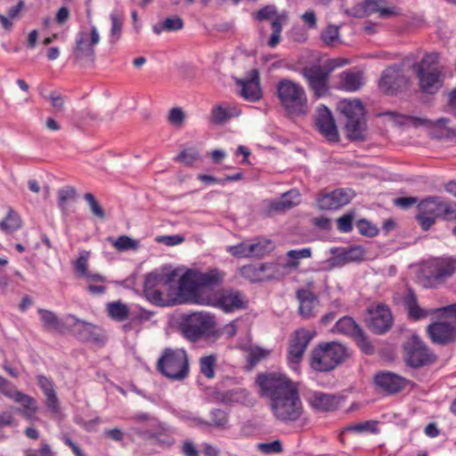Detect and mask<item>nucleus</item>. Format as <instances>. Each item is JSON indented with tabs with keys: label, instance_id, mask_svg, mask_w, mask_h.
Masks as SVG:
<instances>
[{
	"label": "nucleus",
	"instance_id": "69168bd1",
	"mask_svg": "<svg viewBox=\"0 0 456 456\" xmlns=\"http://www.w3.org/2000/svg\"><path fill=\"white\" fill-rule=\"evenodd\" d=\"M277 10L274 5H266L261 8L256 14L255 18L257 20H265L271 19L273 16L276 15Z\"/></svg>",
	"mask_w": 456,
	"mask_h": 456
},
{
	"label": "nucleus",
	"instance_id": "423d86ee",
	"mask_svg": "<svg viewBox=\"0 0 456 456\" xmlns=\"http://www.w3.org/2000/svg\"><path fill=\"white\" fill-rule=\"evenodd\" d=\"M176 276L175 272L168 273L151 272L145 277L143 293L146 298L152 304L159 306L173 305L180 304L178 297L170 299L165 297L163 289L167 288L174 281Z\"/></svg>",
	"mask_w": 456,
	"mask_h": 456
},
{
	"label": "nucleus",
	"instance_id": "c03bdc74",
	"mask_svg": "<svg viewBox=\"0 0 456 456\" xmlns=\"http://www.w3.org/2000/svg\"><path fill=\"white\" fill-rule=\"evenodd\" d=\"M112 246L118 250V251H127V250H136L140 247V242L137 240H134L129 236L126 235H121L118 237L116 240H113L111 238L108 239Z\"/></svg>",
	"mask_w": 456,
	"mask_h": 456
},
{
	"label": "nucleus",
	"instance_id": "6e6d98bb",
	"mask_svg": "<svg viewBox=\"0 0 456 456\" xmlns=\"http://www.w3.org/2000/svg\"><path fill=\"white\" fill-rule=\"evenodd\" d=\"M344 431H354L356 433H377V422L373 420H369L362 423H356L346 427Z\"/></svg>",
	"mask_w": 456,
	"mask_h": 456
},
{
	"label": "nucleus",
	"instance_id": "72a5a7b5",
	"mask_svg": "<svg viewBox=\"0 0 456 456\" xmlns=\"http://www.w3.org/2000/svg\"><path fill=\"white\" fill-rule=\"evenodd\" d=\"M433 129L432 134L437 138L451 139L456 136V127L447 126L449 119L445 118H438L435 121H426Z\"/></svg>",
	"mask_w": 456,
	"mask_h": 456
},
{
	"label": "nucleus",
	"instance_id": "0e129e2a",
	"mask_svg": "<svg viewBox=\"0 0 456 456\" xmlns=\"http://www.w3.org/2000/svg\"><path fill=\"white\" fill-rule=\"evenodd\" d=\"M185 118L183 110L181 108H173L168 114V121L174 126H180L183 125Z\"/></svg>",
	"mask_w": 456,
	"mask_h": 456
},
{
	"label": "nucleus",
	"instance_id": "13d9d810",
	"mask_svg": "<svg viewBox=\"0 0 456 456\" xmlns=\"http://www.w3.org/2000/svg\"><path fill=\"white\" fill-rule=\"evenodd\" d=\"M200 158L199 152L194 149H187L183 151L176 158L175 160L186 166L192 165Z\"/></svg>",
	"mask_w": 456,
	"mask_h": 456
},
{
	"label": "nucleus",
	"instance_id": "f704fd0d",
	"mask_svg": "<svg viewBox=\"0 0 456 456\" xmlns=\"http://www.w3.org/2000/svg\"><path fill=\"white\" fill-rule=\"evenodd\" d=\"M66 322L74 326L75 331L79 333V336L82 339H90L94 338V336L96 335V331L98 330L96 326L78 320L72 315L67 316Z\"/></svg>",
	"mask_w": 456,
	"mask_h": 456
},
{
	"label": "nucleus",
	"instance_id": "774afa93",
	"mask_svg": "<svg viewBox=\"0 0 456 456\" xmlns=\"http://www.w3.org/2000/svg\"><path fill=\"white\" fill-rule=\"evenodd\" d=\"M442 218L448 221L456 220V203L444 201Z\"/></svg>",
	"mask_w": 456,
	"mask_h": 456
},
{
	"label": "nucleus",
	"instance_id": "864d4df0",
	"mask_svg": "<svg viewBox=\"0 0 456 456\" xmlns=\"http://www.w3.org/2000/svg\"><path fill=\"white\" fill-rule=\"evenodd\" d=\"M23 7H24V2L22 0H20L16 5L11 7L9 9L8 17L2 15V14L0 15V21L4 28H6V29L11 28V27L12 26V23L11 22L10 20L17 18L18 15L20 14V12L22 11Z\"/></svg>",
	"mask_w": 456,
	"mask_h": 456
},
{
	"label": "nucleus",
	"instance_id": "e433bc0d",
	"mask_svg": "<svg viewBox=\"0 0 456 456\" xmlns=\"http://www.w3.org/2000/svg\"><path fill=\"white\" fill-rule=\"evenodd\" d=\"M404 305L408 310L409 316L413 320H420L429 314V311L421 308L417 301L415 294L409 290L404 298Z\"/></svg>",
	"mask_w": 456,
	"mask_h": 456
},
{
	"label": "nucleus",
	"instance_id": "7ed1b4c3",
	"mask_svg": "<svg viewBox=\"0 0 456 456\" xmlns=\"http://www.w3.org/2000/svg\"><path fill=\"white\" fill-rule=\"evenodd\" d=\"M280 103L288 116H305L309 111L308 99L305 88L290 79L281 80L276 86Z\"/></svg>",
	"mask_w": 456,
	"mask_h": 456
},
{
	"label": "nucleus",
	"instance_id": "aec40b11",
	"mask_svg": "<svg viewBox=\"0 0 456 456\" xmlns=\"http://www.w3.org/2000/svg\"><path fill=\"white\" fill-rule=\"evenodd\" d=\"M406 85L407 78L397 66L387 68L379 79V88L387 94H395Z\"/></svg>",
	"mask_w": 456,
	"mask_h": 456
},
{
	"label": "nucleus",
	"instance_id": "412c9836",
	"mask_svg": "<svg viewBox=\"0 0 456 456\" xmlns=\"http://www.w3.org/2000/svg\"><path fill=\"white\" fill-rule=\"evenodd\" d=\"M309 405L318 411H336L342 401V398L333 394L322 391H309L306 398Z\"/></svg>",
	"mask_w": 456,
	"mask_h": 456
},
{
	"label": "nucleus",
	"instance_id": "c756f323",
	"mask_svg": "<svg viewBox=\"0 0 456 456\" xmlns=\"http://www.w3.org/2000/svg\"><path fill=\"white\" fill-rule=\"evenodd\" d=\"M364 12L367 14L378 13L380 18L398 15L399 10L395 6H387L385 0H364Z\"/></svg>",
	"mask_w": 456,
	"mask_h": 456
},
{
	"label": "nucleus",
	"instance_id": "f257e3e1",
	"mask_svg": "<svg viewBox=\"0 0 456 456\" xmlns=\"http://www.w3.org/2000/svg\"><path fill=\"white\" fill-rule=\"evenodd\" d=\"M256 383L261 395L269 399L272 413L276 419L294 422L302 417L304 408L297 387L285 375L260 374Z\"/></svg>",
	"mask_w": 456,
	"mask_h": 456
},
{
	"label": "nucleus",
	"instance_id": "4c0bfd02",
	"mask_svg": "<svg viewBox=\"0 0 456 456\" xmlns=\"http://www.w3.org/2000/svg\"><path fill=\"white\" fill-rule=\"evenodd\" d=\"M361 330V328L351 317H343L339 319L333 328V332L343 334L353 338Z\"/></svg>",
	"mask_w": 456,
	"mask_h": 456
},
{
	"label": "nucleus",
	"instance_id": "8fccbe9b",
	"mask_svg": "<svg viewBox=\"0 0 456 456\" xmlns=\"http://www.w3.org/2000/svg\"><path fill=\"white\" fill-rule=\"evenodd\" d=\"M41 321L46 329L60 330L61 328V322L58 317L51 311L39 309Z\"/></svg>",
	"mask_w": 456,
	"mask_h": 456
},
{
	"label": "nucleus",
	"instance_id": "cd10ccee",
	"mask_svg": "<svg viewBox=\"0 0 456 456\" xmlns=\"http://www.w3.org/2000/svg\"><path fill=\"white\" fill-rule=\"evenodd\" d=\"M297 298L299 301V314L304 318H310L318 305L317 297L308 289H298Z\"/></svg>",
	"mask_w": 456,
	"mask_h": 456
},
{
	"label": "nucleus",
	"instance_id": "ddd939ff",
	"mask_svg": "<svg viewBox=\"0 0 456 456\" xmlns=\"http://www.w3.org/2000/svg\"><path fill=\"white\" fill-rule=\"evenodd\" d=\"M0 392L22 406L21 412L25 418L31 419L37 411V404L33 397L17 390L10 381L2 377H0Z\"/></svg>",
	"mask_w": 456,
	"mask_h": 456
},
{
	"label": "nucleus",
	"instance_id": "1a4fd4ad",
	"mask_svg": "<svg viewBox=\"0 0 456 456\" xmlns=\"http://www.w3.org/2000/svg\"><path fill=\"white\" fill-rule=\"evenodd\" d=\"M438 60L437 53L426 54L418 68L420 87L428 94H435L442 86V68Z\"/></svg>",
	"mask_w": 456,
	"mask_h": 456
},
{
	"label": "nucleus",
	"instance_id": "6e6552de",
	"mask_svg": "<svg viewBox=\"0 0 456 456\" xmlns=\"http://www.w3.org/2000/svg\"><path fill=\"white\" fill-rule=\"evenodd\" d=\"M215 326L216 321L212 314L206 312H196L182 318L180 330L187 339L197 341L211 333Z\"/></svg>",
	"mask_w": 456,
	"mask_h": 456
},
{
	"label": "nucleus",
	"instance_id": "ea45409f",
	"mask_svg": "<svg viewBox=\"0 0 456 456\" xmlns=\"http://www.w3.org/2000/svg\"><path fill=\"white\" fill-rule=\"evenodd\" d=\"M106 308L109 316L117 322H124L129 315L128 306L121 301L110 302Z\"/></svg>",
	"mask_w": 456,
	"mask_h": 456
},
{
	"label": "nucleus",
	"instance_id": "052dcab7",
	"mask_svg": "<svg viewBox=\"0 0 456 456\" xmlns=\"http://www.w3.org/2000/svg\"><path fill=\"white\" fill-rule=\"evenodd\" d=\"M270 352L266 349H263L261 347H255L250 350L248 355V362L250 366H255L261 360L266 358L269 355Z\"/></svg>",
	"mask_w": 456,
	"mask_h": 456
},
{
	"label": "nucleus",
	"instance_id": "603ef678",
	"mask_svg": "<svg viewBox=\"0 0 456 456\" xmlns=\"http://www.w3.org/2000/svg\"><path fill=\"white\" fill-rule=\"evenodd\" d=\"M211 421L208 422V427H216L222 429H226L228 425V414L219 409L213 410L210 413Z\"/></svg>",
	"mask_w": 456,
	"mask_h": 456
},
{
	"label": "nucleus",
	"instance_id": "49530a36",
	"mask_svg": "<svg viewBox=\"0 0 456 456\" xmlns=\"http://www.w3.org/2000/svg\"><path fill=\"white\" fill-rule=\"evenodd\" d=\"M20 226V218L12 209H9L6 217L0 222V229L6 232H12Z\"/></svg>",
	"mask_w": 456,
	"mask_h": 456
},
{
	"label": "nucleus",
	"instance_id": "20e7f679",
	"mask_svg": "<svg viewBox=\"0 0 456 456\" xmlns=\"http://www.w3.org/2000/svg\"><path fill=\"white\" fill-rule=\"evenodd\" d=\"M132 419L138 424L129 428V434L132 437L154 440L155 444L160 445L174 444V439L170 436L168 428L157 419L142 412L134 415Z\"/></svg>",
	"mask_w": 456,
	"mask_h": 456
},
{
	"label": "nucleus",
	"instance_id": "c85d7f7f",
	"mask_svg": "<svg viewBox=\"0 0 456 456\" xmlns=\"http://www.w3.org/2000/svg\"><path fill=\"white\" fill-rule=\"evenodd\" d=\"M300 201L299 193L296 190L283 193L280 199L272 200L268 204V212H281L291 208Z\"/></svg>",
	"mask_w": 456,
	"mask_h": 456
},
{
	"label": "nucleus",
	"instance_id": "a211bd4d",
	"mask_svg": "<svg viewBox=\"0 0 456 456\" xmlns=\"http://www.w3.org/2000/svg\"><path fill=\"white\" fill-rule=\"evenodd\" d=\"M333 256L330 259L332 266H343L349 263L364 260L366 251L362 246L350 248H333L330 249Z\"/></svg>",
	"mask_w": 456,
	"mask_h": 456
},
{
	"label": "nucleus",
	"instance_id": "393cba45",
	"mask_svg": "<svg viewBox=\"0 0 456 456\" xmlns=\"http://www.w3.org/2000/svg\"><path fill=\"white\" fill-rule=\"evenodd\" d=\"M243 298L240 292L224 291L218 297L213 296V302L208 305L221 308L224 312H232L242 308Z\"/></svg>",
	"mask_w": 456,
	"mask_h": 456
},
{
	"label": "nucleus",
	"instance_id": "bb28decb",
	"mask_svg": "<svg viewBox=\"0 0 456 456\" xmlns=\"http://www.w3.org/2000/svg\"><path fill=\"white\" fill-rule=\"evenodd\" d=\"M273 270L272 264H263L260 265H244L240 268V273L245 279L253 281L260 282L271 279V274H265V272Z\"/></svg>",
	"mask_w": 456,
	"mask_h": 456
},
{
	"label": "nucleus",
	"instance_id": "b1692460",
	"mask_svg": "<svg viewBox=\"0 0 456 456\" xmlns=\"http://www.w3.org/2000/svg\"><path fill=\"white\" fill-rule=\"evenodd\" d=\"M237 85L240 86V94L242 98L249 102H256L261 98V88L259 85L258 71L253 69L250 72V77L247 79H238Z\"/></svg>",
	"mask_w": 456,
	"mask_h": 456
},
{
	"label": "nucleus",
	"instance_id": "473e14b6",
	"mask_svg": "<svg viewBox=\"0 0 456 456\" xmlns=\"http://www.w3.org/2000/svg\"><path fill=\"white\" fill-rule=\"evenodd\" d=\"M240 114V110L235 105H216L212 109L210 118L212 123L221 125Z\"/></svg>",
	"mask_w": 456,
	"mask_h": 456
},
{
	"label": "nucleus",
	"instance_id": "58836bf2",
	"mask_svg": "<svg viewBox=\"0 0 456 456\" xmlns=\"http://www.w3.org/2000/svg\"><path fill=\"white\" fill-rule=\"evenodd\" d=\"M251 257H259L270 253L274 248L273 242L266 238L249 240Z\"/></svg>",
	"mask_w": 456,
	"mask_h": 456
},
{
	"label": "nucleus",
	"instance_id": "c9c22d12",
	"mask_svg": "<svg viewBox=\"0 0 456 456\" xmlns=\"http://www.w3.org/2000/svg\"><path fill=\"white\" fill-rule=\"evenodd\" d=\"M345 128L349 139L363 140L366 135L365 118L346 120Z\"/></svg>",
	"mask_w": 456,
	"mask_h": 456
},
{
	"label": "nucleus",
	"instance_id": "680f3d73",
	"mask_svg": "<svg viewBox=\"0 0 456 456\" xmlns=\"http://www.w3.org/2000/svg\"><path fill=\"white\" fill-rule=\"evenodd\" d=\"M258 450L265 454L280 453L282 452V445L279 440L271 443H261L257 444Z\"/></svg>",
	"mask_w": 456,
	"mask_h": 456
},
{
	"label": "nucleus",
	"instance_id": "79ce46f5",
	"mask_svg": "<svg viewBox=\"0 0 456 456\" xmlns=\"http://www.w3.org/2000/svg\"><path fill=\"white\" fill-rule=\"evenodd\" d=\"M183 27V20L178 16H173L167 18L163 22L156 24L152 27V30L155 34L159 35L163 31H176Z\"/></svg>",
	"mask_w": 456,
	"mask_h": 456
},
{
	"label": "nucleus",
	"instance_id": "39448f33",
	"mask_svg": "<svg viewBox=\"0 0 456 456\" xmlns=\"http://www.w3.org/2000/svg\"><path fill=\"white\" fill-rule=\"evenodd\" d=\"M348 356L345 346L338 342L321 344L312 352L311 367L317 371H330Z\"/></svg>",
	"mask_w": 456,
	"mask_h": 456
},
{
	"label": "nucleus",
	"instance_id": "de8ad7c7",
	"mask_svg": "<svg viewBox=\"0 0 456 456\" xmlns=\"http://www.w3.org/2000/svg\"><path fill=\"white\" fill-rule=\"evenodd\" d=\"M311 254V248H309L289 250L287 252L289 261L287 262L286 266L289 268H297L299 265V260L310 257Z\"/></svg>",
	"mask_w": 456,
	"mask_h": 456
},
{
	"label": "nucleus",
	"instance_id": "a19ab883",
	"mask_svg": "<svg viewBox=\"0 0 456 456\" xmlns=\"http://www.w3.org/2000/svg\"><path fill=\"white\" fill-rule=\"evenodd\" d=\"M111 28L110 31V44L115 45L121 37L123 29V18L117 11L111 12L110 14Z\"/></svg>",
	"mask_w": 456,
	"mask_h": 456
},
{
	"label": "nucleus",
	"instance_id": "dca6fc26",
	"mask_svg": "<svg viewBox=\"0 0 456 456\" xmlns=\"http://www.w3.org/2000/svg\"><path fill=\"white\" fill-rule=\"evenodd\" d=\"M377 388L387 395L402 391L409 381L403 377L390 371H379L373 378Z\"/></svg>",
	"mask_w": 456,
	"mask_h": 456
},
{
	"label": "nucleus",
	"instance_id": "4468645a",
	"mask_svg": "<svg viewBox=\"0 0 456 456\" xmlns=\"http://www.w3.org/2000/svg\"><path fill=\"white\" fill-rule=\"evenodd\" d=\"M428 333L434 343L446 345L456 340V320H444L431 323Z\"/></svg>",
	"mask_w": 456,
	"mask_h": 456
},
{
	"label": "nucleus",
	"instance_id": "3c124183",
	"mask_svg": "<svg viewBox=\"0 0 456 456\" xmlns=\"http://www.w3.org/2000/svg\"><path fill=\"white\" fill-rule=\"evenodd\" d=\"M226 251L238 258L251 257L249 240L242 241L237 245L227 246Z\"/></svg>",
	"mask_w": 456,
	"mask_h": 456
},
{
	"label": "nucleus",
	"instance_id": "7c9ffc66",
	"mask_svg": "<svg viewBox=\"0 0 456 456\" xmlns=\"http://www.w3.org/2000/svg\"><path fill=\"white\" fill-rule=\"evenodd\" d=\"M338 110L346 117V120L363 118L365 112L360 100L344 99L338 102Z\"/></svg>",
	"mask_w": 456,
	"mask_h": 456
},
{
	"label": "nucleus",
	"instance_id": "338daca9",
	"mask_svg": "<svg viewBox=\"0 0 456 456\" xmlns=\"http://www.w3.org/2000/svg\"><path fill=\"white\" fill-rule=\"evenodd\" d=\"M353 215L346 214L338 219V229L342 232L352 231Z\"/></svg>",
	"mask_w": 456,
	"mask_h": 456
},
{
	"label": "nucleus",
	"instance_id": "9d476101",
	"mask_svg": "<svg viewBox=\"0 0 456 456\" xmlns=\"http://www.w3.org/2000/svg\"><path fill=\"white\" fill-rule=\"evenodd\" d=\"M444 201L445 200L441 197L431 196L424 199L418 205L416 217L424 231L430 229L438 218L443 217Z\"/></svg>",
	"mask_w": 456,
	"mask_h": 456
},
{
	"label": "nucleus",
	"instance_id": "0eeeda50",
	"mask_svg": "<svg viewBox=\"0 0 456 456\" xmlns=\"http://www.w3.org/2000/svg\"><path fill=\"white\" fill-rule=\"evenodd\" d=\"M158 370L170 379H183L189 372L186 351L183 349H165L161 357L158 360Z\"/></svg>",
	"mask_w": 456,
	"mask_h": 456
},
{
	"label": "nucleus",
	"instance_id": "9b49d317",
	"mask_svg": "<svg viewBox=\"0 0 456 456\" xmlns=\"http://www.w3.org/2000/svg\"><path fill=\"white\" fill-rule=\"evenodd\" d=\"M404 361L412 368L427 365L434 361V355L417 336H411L403 345Z\"/></svg>",
	"mask_w": 456,
	"mask_h": 456
},
{
	"label": "nucleus",
	"instance_id": "09e8293b",
	"mask_svg": "<svg viewBox=\"0 0 456 456\" xmlns=\"http://www.w3.org/2000/svg\"><path fill=\"white\" fill-rule=\"evenodd\" d=\"M379 117L384 118L385 122L394 126H404L413 121L412 118L402 115L396 111L381 112L379 114Z\"/></svg>",
	"mask_w": 456,
	"mask_h": 456
},
{
	"label": "nucleus",
	"instance_id": "5fc2aeb1",
	"mask_svg": "<svg viewBox=\"0 0 456 456\" xmlns=\"http://www.w3.org/2000/svg\"><path fill=\"white\" fill-rule=\"evenodd\" d=\"M321 38L326 45H333L339 39L338 27L329 25L322 32Z\"/></svg>",
	"mask_w": 456,
	"mask_h": 456
},
{
	"label": "nucleus",
	"instance_id": "6ab92c4d",
	"mask_svg": "<svg viewBox=\"0 0 456 456\" xmlns=\"http://www.w3.org/2000/svg\"><path fill=\"white\" fill-rule=\"evenodd\" d=\"M330 71H324L320 67L305 68L303 76L307 80L309 87L317 97L324 96L329 89L328 78Z\"/></svg>",
	"mask_w": 456,
	"mask_h": 456
},
{
	"label": "nucleus",
	"instance_id": "f8f14e48",
	"mask_svg": "<svg viewBox=\"0 0 456 456\" xmlns=\"http://www.w3.org/2000/svg\"><path fill=\"white\" fill-rule=\"evenodd\" d=\"M313 337L314 334L311 331L305 329H299L295 331L290 338L288 350V362L293 370L298 371L299 362Z\"/></svg>",
	"mask_w": 456,
	"mask_h": 456
},
{
	"label": "nucleus",
	"instance_id": "37998d69",
	"mask_svg": "<svg viewBox=\"0 0 456 456\" xmlns=\"http://www.w3.org/2000/svg\"><path fill=\"white\" fill-rule=\"evenodd\" d=\"M76 199V190L66 186L58 191V207L64 216L68 215V206Z\"/></svg>",
	"mask_w": 456,
	"mask_h": 456
},
{
	"label": "nucleus",
	"instance_id": "2eb2a0df",
	"mask_svg": "<svg viewBox=\"0 0 456 456\" xmlns=\"http://www.w3.org/2000/svg\"><path fill=\"white\" fill-rule=\"evenodd\" d=\"M100 42V34L95 25H90V33L81 29L76 36L75 54L78 58L94 57V46Z\"/></svg>",
	"mask_w": 456,
	"mask_h": 456
},
{
	"label": "nucleus",
	"instance_id": "e2e57ef3",
	"mask_svg": "<svg viewBox=\"0 0 456 456\" xmlns=\"http://www.w3.org/2000/svg\"><path fill=\"white\" fill-rule=\"evenodd\" d=\"M354 339L357 343L358 346L361 348V350L366 354H371L374 352L373 346L371 343L368 340L362 330H361L354 338Z\"/></svg>",
	"mask_w": 456,
	"mask_h": 456
},
{
	"label": "nucleus",
	"instance_id": "4be33fe9",
	"mask_svg": "<svg viewBox=\"0 0 456 456\" xmlns=\"http://www.w3.org/2000/svg\"><path fill=\"white\" fill-rule=\"evenodd\" d=\"M316 126L319 132L329 141L338 142V132L330 110L325 107L317 110Z\"/></svg>",
	"mask_w": 456,
	"mask_h": 456
},
{
	"label": "nucleus",
	"instance_id": "4d7b16f0",
	"mask_svg": "<svg viewBox=\"0 0 456 456\" xmlns=\"http://www.w3.org/2000/svg\"><path fill=\"white\" fill-rule=\"evenodd\" d=\"M84 198L87 202L92 214L99 219H103L105 217V212L100 203L96 200L95 197L92 193L88 192L85 194Z\"/></svg>",
	"mask_w": 456,
	"mask_h": 456
},
{
	"label": "nucleus",
	"instance_id": "a878e982",
	"mask_svg": "<svg viewBox=\"0 0 456 456\" xmlns=\"http://www.w3.org/2000/svg\"><path fill=\"white\" fill-rule=\"evenodd\" d=\"M456 272V260L452 257L437 259L431 271V278L435 282L441 283L449 279Z\"/></svg>",
	"mask_w": 456,
	"mask_h": 456
},
{
	"label": "nucleus",
	"instance_id": "a18cd8bd",
	"mask_svg": "<svg viewBox=\"0 0 456 456\" xmlns=\"http://www.w3.org/2000/svg\"><path fill=\"white\" fill-rule=\"evenodd\" d=\"M216 361V356L214 354L206 355L200 359L199 363L200 373L207 379H213L215 377Z\"/></svg>",
	"mask_w": 456,
	"mask_h": 456
},
{
	"label": "nucleus",
	"instance_id": "f03ea898",
	"mask_svg": "<svg viewBox=\"0 0 456 456\" xmlns=\"http://www.w3.org/2000/svg\"><path fill=\"white\" fill-rule=\"evenodd\" d=\"M224 273L217 268L205 272L187 270L180 278L178 284L179 303L209 305L213 302L212 289L220 285Z\"/></svg>",
	"mask_w": 456,
	"mask_h": 456
},
{
	"label": "nucleus",
	"instance_id": "f3484780",
	"mask_svg": "<svg viewBox=\"0 0 456 456\" xmlns=\"http://www.w3.org/2000/svg\"><path fill=\"white\" fill-rule=\"evenodd\" d=\"M370 318L369 328L377 334L387 331L393 323V317L390 309L384 304H379L369 309Z\"/></svg>",
	"mask_w": 456,
	"mask_h": 456
},
{
	"label": "nucleus",
	"instance_id": "bf43d9fd",
	"mask_svg": "<svg viewBox=\"0 0 456 456\" xmlns=\"http://www.w3.org/2000/svg\"><path fill=\"white\" fill-rule=\"evenodd\" d=\"M89 255V252L86 250L80 252L78 258L74 264V268L76 272L78 273L79 277H82L84 274L86 273V272H88L87 266Z\"/></svg>",
	"mask_w": 456,
	"mask_h": 456
},
{
	"label": "nucleus",
	"instance_id": "5701e85b",
	"mask_svg": "<svg viewBox=\"0 0 456 456\" xmlns=\"http://www.w3.org/2000/svg\"><path fill=\"white\" fill-rule=\"evenodd\" d=\"M352 198L353 192L350 190L338 189L322 194L317 203L321 209L334 210L348 204Z\"/></svg>",
	"mask_w": 456,
	"mask_h": 456
},
{
	"label": "nucleus",
	"instance_id": "2f4dec72",
	"mask_svg": "<svg viewBox=\"0 0 456 456\" xmlns=\"http://www.w3.org/2000/svg\"><path fill=\"white\" fill-rule=\"evenodd\" d=\"M364 84L362 72L359 71H344L339 75L340 89L347 92H354L359 90Z\"/></svg>",
	"mask_w": 456,
	"mask_h": 456
}]
</instances>
